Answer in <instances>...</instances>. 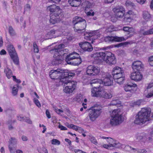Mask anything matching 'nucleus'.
Instances as JSON below:
<instances>
[{
    "mask_svg": "<svg viewBox=\"0 0 153 153\" xmlns=\"http://www.w3.org/2000/svg\"><path fill=\"white\" fill-rule=\"evenodd\" d=\"M61 30L60 28L57 30H52L48 33L47 36L51 38H55L59 36L62 33V31Z\"/></svg>",
    "mask_w": 153,
    "mask_h": 153,
    "instance_id": "nucleus-19",
    "label": "nucleus"
},
{
    "mask_svg": "<svg viewBox=\"0 0 153 153\" xmlns=\"http://www.w3.org/2000/svg\"><path fill=\"white\" fill-rule=\"evenodd\" d=\"M142 16L143 19L147 22L149 21L151 18V14L147 11H143L142 12Z\"/></svg>",
    "mask_w": 153,
    "mask_h": 153,
    "instance_id": "nucleus-26",
    "label": "nucleus"
},
{
    "mask_svg": "<svg viewBox=\"0 0 153 153\" xmlns=\"http://www.w3.org/2000/svg\"><path fill=\"white\" fill-rule=\"evenodd\" d=\"M4 72L6 73V76L8 78H10L12 76L11 71L9 68H5L4 70Z\"/></svg>",
    "mask_w": 153,
    "mask_h": 153,
    "instance_id": "nucleus-32",
    "label": "nucleus"
},
{
    "mask_svg": "<svg viewBox=\"0 0 153 153\" xmlns=\"http://www.w3.org/2000/svg\"><path fill=\"white\" fill-rule=\"evenodd\" d=\"M124 10H125V8L121 6H118L113 9V11L114 13V15L122 11H123Z\"/></svg>",
    "mask_w": 153,
    "mask_h": 153,
    "instance_id": "nucleus-29",
    "label": "nucleus"
},
{
    "mask_svg": "<svg viewBox=\"0 0 153 153\" xmlns=\"http://www.w3.org/2000/svg\"><path fill=\"white\" fill-rule=\"evenodd\" d=\"M123 30L126 32L129 33L133 32L134 31V29L132 27H124L123 28Z\"/></svg>",
    "mask_w": 153,
    "mask_h": 153,
    "instance_id": "nucleus-37",
    "label": "nucleus"
},
{
    "mask_svg": "<svg viewBox=\"0 0 153 153\" xmlns=\"http://www.w3.org/2000/svg\"><path fill=\"white\" fill-rule=\"evenodd\" d=\"M33 101L34 103L39 108L41 107V104L40 102L36 98H34Z\"/></svg>",
    "mask_w": 153,
    "mask_h": 153,
    "instance_id": "nucleus-48",
    "label": "nucleus"
},
{
    "mask_svg": "<svg viewBox=\"0 0 153 153\" xmlns=\"http://www.w3.org/2000/svg\"><path fill=\"white\" fill-rule=\"evenodd\" d=\"M84 37L85 39L87 40H91L92 39L90 36L89 32H86L85 33Z\"/></svg>",
    "mask_w": 153,
    "mask_h": 153,
    "instance_id": "nucleus-46",
    "label": "nucleus"
},
{
    "mask_svg": "<svg viewBox=\"0 0 153 153\" xmlns=\"http://www.w3.org/2000/svg\"><path fill=\"white\" fill-rule=\"evenodd\" d=\"M138 153H146L147 151L145 149H143L141 150H138L137 149V151Z\"/></svg>",
    "mask_w": 153,
    "mask_h": 153,
    "instance_id": "nucleus-55",
    "label": "nucleus"
},
{
    "mask_svg": "<svg viewBox=\"0 0 153 153\" xmlns=\"http://www.w3.org/2000/svg\"><path fill=\"white\" fill-rule=\"evenodd\" d=\"M104 40L106 42H112L114 41L121 42L126 40L123 37H118L117 36H107L105 38Z\"/></svg>",
    "mask_w": 153,
    "mask_h": 153,
    "instance_id": "nucleus-20",
    "label": "nucleus"
},
{
    "mask_svg": "<svg viewBox=\"0 0 153 153\" xmlns=\"http://www.w3.org/2000/svg\"><path fill=\"white\" fill-rule=\"evenodd\" d=\"M102 79H93L91 81V84H92L95 83H99L100 84H102Z\"/></svg>",
    "mask_w": 153,
    "mask_h": 153,
    "instance_id": "nucleus-36",
    "label": "nucleus"
},
{
    "mask_svg": "<svg viewBox=\"0 0 153 153\" xmlns=\"http://www.w3.org/2000/svg\"><path fill=\"white\" fill-rule=\"evenodd\" d=\"M136 1L140 4H143L145 3L146 0H136Z\"/></svg>",
    "mask_w": 153,
    "mask_h": 153,
    "instance_id": "nucleus-61",
    "label": "nucleus"
},
{
    "mask_svg": "<svg viewBox=\"0 0 153 153\" xmlns=\"http://www.w3.org/2000/svg\"><path fill=\"white\" fill-rule=\"evenodd\" d=\"M46 116L48 118H51V115L50 114L48 110H47L46 111Z\"/></svg>",
    "mask_w": 153,
    "mask_h": 153,
    "instance_id": "nucleus-64",
    "label": "nucleus"
},
{
    "mask_svg": "<svg viewBox=\"0 0 153 153\" xmlns=\"http://www.w3.org/2000/svg\"><path fill=\"white\" fill-rule=\"evenodd\" d=\"M125 10L119 12L118 13L115 15L116 18L114 19H113V18L111 17V21L113 22H115L117 20L118 18L122 19L125 15Z\"/></svg>",
    "mask_w": 153,
    "mask_h": 153,
    "instance_id": "nucleus-27",
    "label": "nucleus"
},
{
    "mask_svg": "<svg viewBox=\"0 0 153 153\" xmlns=\"http://www.w3.org/2000/svg\"><path fill=\"white\" fill-rule=\"evenodd\" d=\"M90 36L92 39H95L98 38L101 35V33L99 30L92 31L89 32Z\"/></svg>",
    "mask_w": 153,
    "mask_h": 153,
    "instance_id": "nucleus-25",
    "label": "nucleus"
},
{
    "mask_svg": "<svg viewBox=\"0 0 153 153\" xmlns=\"http://www.w3.org/2000/svg\"><path fill=\"white\" fill-rule=\"evenodd\" d=\"M80 56L79 54L75 52L72 53L68 55L65 59L66 61L68 63H69L68 61L70 60H72L74 59H76L77 61L75 63L76 65L80 64L81 62V59L79 58Z\"/></svg>",
    "mask_w": 153,
    "mask_h": 153,
    "instance_id": "nucleus-14",
    "label": "nucleus"
},
{
    "mask_svg": "<svg viewBox=\"0 0 153 153\" xmlns=\"http://www.w3.org/2000/svg\"><path fill=\"white\" fill-rule=\"evenodd\" d=\"M137 85L136 84L129 83L124 85V90L126 92L129 91L131 93H134L136 90Z\"/></svg>",
    "mask_w": 153,
    "mask_h": 153,
    "instance_id": "nucleus-16",
    "label": "nucleus"
},
{
    "mask_svg": "<svg viewBox=\"0 0 153 153\" xmlns=\"http://www.w3.org/2000/svg\"><path fill=\"white\" fill-rule=\"evenodd\" d=\"M73 23L75 31L80 33L85 31L87 25L85 20L81 17L76 16L73 19Z\"/></svg>",
    "mask_w": 153,
    "mask_h": 153,
    "instance_id": "nucleus-5",
    "label": "nucleus"
},
{
    "mask_svg": "<svg viewBox=\"0 0 153 153\" xmlns=\"http://www.w3.org/2000/svg\"><path fill=\"white\" fill-rule=\"evenodd\" d=\"M144 137L141 134H138L136 137V139L137 141L145 142V140Z\"/></svg>",
    "mask_w": 153,
    "mask_h": 153,
    "instance_id": "nucleus-39",
    "label": "nucleus"
},
{
    "mask_svg": "<svg viewBox=\"0 0 153 153\" xmlns=\"http://www.w3.org/2000/svg\"><path fill=\"white\" fill-rule=\"evenodd\" d=\"M33 47L34 52L36 53H38L39 49L36 42H34L33 43Z\"/></svg>",
    "mask_w": 153,
    "mask_h": 153,
    "instance_id": "nucleus-50",
    "label": "nucleus"
},
{
    "mask_svg": "<svg viewBox=\"0 0 153 153\" xmlns=\"http://www.w3.org/2000/svg\"><path fill=\"white\" fill-rule=\"evenodd\" d=\"M11 145H9V148L10 151L11 153H15V147L11 146Z\"/></svg>",
    "mask_w": 153,
    "mask_h": 153,
    "instance_id": "nucleus-51",
    "label": "nucleus"
},
{
    "mask_svg": "<svg viewBox=\"0 0 153 153\" xmlns=\"http://www.w3.org/2000/svg\"><path fill=\"white\" fill-rule=\"evenodd\" d=\"M91 95L94 97H100L105 99H109L112 96V94L109 92L103 91L100 87H94L91 89Z\"/></svg>",
    "mask_w": 153,
    "mask_h": 153,
    "instance_id": "nucleus-6",
    "label": "nucleus"
},
{
    "mask_svg": "<svg viewBox=\"0 0 153 153\" xmlns=\"http://www.w3.org/2000/svg\"><path fill=\"white\" fill-rule=\"evenodd\" d=\"M25 122H27L28 123L31 124L32 123V121L30 120V119L28 118H27L26 117H25L24 121Z\"/></svg>",
    "mask_w": 153,
    "mask_h": 153,
    "instance_id": "nucleus-59",
    "label": "nucleus"
},
{
    "mask_svg": "<svg viewBox=\"0 0 153 153\" xmlns=\"http://www.w3.org/2000/svg\"><path fill=\"white\" fill-rule=\"evenodd\" d=\"M139 36L140 37H143L145 35L153 34V27L148 30L146 28H142L138 31Z\"/></svg>",
    "mask_w": 153,
    "mask_h": 153,
    "instance_id": "nucleus-18",
    "label": "nucleus"
},
{
    "mask_svg": "<svg viewBox=\"0 0 153 153\" xmlns=\"http://www.w3.org/2000/svg\"><path fill=\"white\" fill-rule=\"evenodd\" d=\"M112 74L113 78H117L118 76H120L121 75H124V72L123 69L119 67H114L112 71Z\"/></svg>",
    "mask_w": 153,
    "mask_h": 153,
    "instance_id": "nucleus-17",
    "label": "nucleus"
},
{
    "mask_svg": "<svg viewBox=\"0 0 153 153\" xmlns=\"http://www.w3.org/2000/svg\"><path fill=\"white\" fill-rule=\"evenodd\" d=\"M114 78L111 75L107 73H104L102 75V84L105 86H110L112 85Z\"/></svg>",
    "mask_w": 153,
    "mask_h": 153,
    "instance_id": "nucleus-13",
    "label": "nucleus"
},
{
    "mask_svg": "<svg viewBox=\"0 0 153 153\" xmlns=\"http://www.w3.org/2000/svg\"><path fill=\"white\" fill-rule=\"evenodd\" d=\"M49 75L51 79H59L62 81V80L68 78H70L74 75V73L68 72L60 69L54 70L50 71Z\"/></svg>",
    "mask_w": 153,
    "mask_h": 153,
    "instance_id": "nucleus-3",
    "label": "nucleus"
},
{
    "mask_svg": "<svg viewBox=\"0 0 153 153\" xmlns=\"http://www.w3.org/2000/svg\"><path fill=\"white\" fill-rule=\"evenodd\" d=\"M122 114V112L119 109L110 111V124L112 126H117L121 123L124 120V117Z\"/></svg>",
    "mask_w": 153,
    "mask_h": 153,
    "instance_id": "nucleus-4",
    "label": "nucleus"
},
{
    "mask_svg": "<svg viewBox=\"0 0 153 153\" xmlns=\"http://www.w3.org/2000/svg\"><path fill=\"white\" fill-rule=\"evenodd\" d=\"M9 33L10 35L12 36H14L15 34L14 31L12 27H9Z\"/></svg>",
    "mask_w": 153,
    "mask_h": 153,
    "instance_id": "nucleus-47",
    "label": "nucleus"
},
{
    "mask_svg": "<svg viewBox=\"0 0 153 153\" xmlns=\"http://www.w3.org/2000/svg\"><path fill=\"white\" fill-rule=\"evenodd\" d=\"M120 104V102L118 99H114L111 102V105H116Z\"/></svg>",
    "mask_w": 153,
    "mask_h": 153,
    "instance_id": "nucleus-40",
    "label": "nucleus"
},
{
    "mask_svg": "<svg viewBox=\"0 0 153 153\" xmlns=\"http://www.w3.org/2000/svg\"><path fill=\"white\" fill-rule=\"evenodd\" d=\"M79 46L84 51H91L93 50L92 46L89 43L83 42L79 44Z\"/></svg>",
    "mask_w": 153,
    "mask_h": 153,
    "instance_id": "nucleus-21",
    "label": "nucleus"
},
{
    "mask_svg": "<svg viewBox=\"0 0 153 153\" xmlns=\"http://www.w3.org/2000/svg\"><path fill=\"white\" fill-rule=\"evenodd\" d=\"M47 9L51 13V14H56V15H60L62 12V10L59 7L53 4L47 7Z\"/></svg>",
    "mask_w": 153,
    "mask_h": 153,
    "instance_id": "nucleus-15",
    "label": "nucleus"
},
{
    "mask_svg": "<svg viewBox=\"0 0 153 153\" xmlns=\"http://www.w3.org/2000/svg\"><path fill=\"white\" fill-rule=\"evenodd\" d=\"M40 153H48L47 150L44 147H42L40 151Z\"/></svg>",
    "mask_w": 153,
    "mask_h": 153,
    "instance_id": "nucleus-57",
    "label": "nucleus"
},
{
    "mask_svg": "<svg viewBox=\"0 0 153 153\" xmlns=\"http://www.w3.org/2000/svg\"><path fill=\"white\" fill-rule=\"evenodd\" d=\"M130 44V42H124L123 43H120L118 44H117L115 45V46L116 47L119 48L120 47L123 46V47H125L126 45L129 44Z\"/></svg>",
    "mask_w": 153,
    "mask_h": 153,
    "instance_id": "nucleus-38",
    "label": "nucleus"
},
{
    "mask_svg": "<svg viewBox=\"0 0 153 153\" xmlns=\"http://www.w3.org/2000/svg\"><path fill=\"white\" fill-rule=\"evenodd\" d=\"M125 5L127 7H132L134 5L133 3L129 0H127L125 3Z\"/></svg>",
    "mask_w": 153,
    "mask_h": 153,
    "instance_id": "nucleus-43",
    "label": "nucleus"
},
{
    "mask_svg": "<svg viewBox=\"0 0 153 153\" xmlns=\"http://www.w3.org/2000/svg\"><path fill=\"white\" fill-rule=\"evenodd\" d=\"M153 96V90L151 92L148 93L146 95V97L147 98H150Z\"/></svg>",
    "mask_w": 153,
    "mask_h": 153,
    "instance_id": "nucleus-60",
    "label": "nucleus"
},
{
    "mask_svg": "<svg viewBox=\"0 0 153 153\" xmlns=\"http://www.w3.org/2000/svg\"><path fill=\"white\" fill-rule=\"evenodd\" d=\"M30 9V6L29 4H27L25 7V11H29Z\"/></svg>",
    "mask_w": 153,
    "mask_h": 153,
    "instance_id": "nucleus-56",
    "label": "nucleus"
},
{
    "mask_svg": "<svg viewBox=\"0 0 153 153\" xmlns=\"http://www.w3.org/2000/svg\"><path fill=\"white\" fill-rule=\"evenodd\" d=\"M64 45L61 44L51 51V53L53 54L54 58L57 60H62L64 58V56L65 54L62 48L64 47Z\"/></svg>",
    "mask_w": 153,
    "mask_h": 153,
    "instance_id": "nucleus-7",
    "label": "nucleus"
},
{
    "mask_svg": "<svg viewBox=\"0 0 153 153\" xmlns=\"http://www.w3.org/2000/svg\"><path fill=\"white\" fill-rule=\"evenodd\" d=\"M153 117V113L151 108L145 107L142 109L136 116L134 121L135 124L142 125L150 120Z\"/></svg>",
    "mask_w": 153,
    "mask_h": 153,
    "instance_id": "nucleus-2",
    "label": "nucleus"
},
{
    "mask_svg": "<svg viewBox=\"0 0 153 153\" xmlns=\"http://www.w3.org/2000/svg\"><path fill=\"white\" fill-rule=\"evenodd\" d=\"M112 146V147L119 148L121 147L122 145L120 143L116 142L115 140V142L113 143V144Z\"/></svg>",
    "mask_w": 153,
    "mask_h": 153,
    "instance_id": "nucleus-42",
    "label": "nucleus"
},
{
    "mask_svg": "<svg viewBox=\"0 0 153 153\" xmlns=\"http://www.w3.org/2000/svg\"><path fill=\"white\" fill-rule=\"evenodd\" d=\"M91 56L95 60L104 61L108 64H114L116 62L114 55L110 52H96L91 54Z\"/></svg>",
    "mask_w": 153,
    "mask_h": 153,
    "instance_id": "nucleus-1",
    "label": "nucleus"
},
{
    "mask_svg": "<svg viewBox=\"0 0 153 153\" xmlns=\"http://www.w3.org/2000/svg\"><path fill=\"white\" fill-rule=\"evenodd\" d=\"M18 85L13 86L12 91V94L13 96H16L17 94L18 91Z\"/></svg>",
    "mask_w": 153,
    "mask_h": 153,
    "instance_id": "nucleus-35",
    "label": "nucleus"
},
{
    "mask_svg": "<svg viewBox=\"0 0 153 153\" xmlns=\"http://www.w3.org/2000/svg\"><path fill=\"white\" fill-rule=\"evenodd\" d=\"M7 50L14 63L16 65H18L19 58L13 46L12 45H9L7 46Z\"/></svg>",
    "mask_w": 153,
    "mask_h": 153,
    "instance_id": "nucleus-9",
    "label": "nucleus"
},
{
    "mask_svg": "<svg viewBox=\"0 0 153 153\" xmlns=\"http://www.w3.org/2000/svg\"><path fill=\"white\" fill-rule=\"evenodd\" d=\"M136 17L135 13L131 10H129L125 15L124 18L122 19V22L126 24H128L134 20Z\"/></svg>",
    "mask_w": 153,
    "mask_h": 153,
    "instance_id": "nucleus-10",
    "label": "nucleus"
},
{
    "mask_svg": "<svg viewBox=\"0 0 153 153\" xmlns=\"http://www.w3.org/2000/svg\"><path fill=\"white\" fill-rule=\"evenodd\" d=\"M60 15H56V14H50V22L51 24H54L60 22L61 20Z\"/></svg>",
    "mask_w": 153,
    "mask_h": 153,
    "instance_id": "nucleus-24",
    "label": "nucleus"
},
{
    "mask_svg": "<svg viewBox=\"0 0 153 153\" xmlns=\"http://www.w3.org/2000/svg\"><path fill=\"white\" fill-rule=\"evenodd\" d=\"M68 2L72 6L76 7L80 5L81 1V0H69Z\"/></svg>",
    "mask_w": 153,
    "mask_h": 153,
    "instance_id": "nucleus-28",
    "label": "nucleus"
},
{
    "mask_svg": "<svg viewBox=\"0 0 153 153\" xmlns=\"http://www.w3.org/2000/svg\"><path fill=\"white\" fill-rule=\"evenodd\" d=\"M90 140L92 143L95 145H96L97 143L96 140L94 137H91L90 138Z\"/></svg>",
    "mask_w": 153,
    "mask_h": 153,
    "instance_id": "nucleus-49",
    "label": "nucleus"
},
{
    "mask_svg": "<svg viewBox=\"0 0 153 153\" xmlns=\"http://www.w3.org/2000/svg\"><path fill=\"white\" fill-rule=\"evenodd\" d=\"M101 138L103 139H106L107 142L109 143V144L111 145H113V143L115 142V140L111 137L103 136Z\"/></svg>",
    "mask_w": 153,
    "mask_h": 153,
    "instance_id": "nucleus-31",
    "label": "nucleus"
},
{
    "mask_svg": "<svg viewBox=\"0 0 153 153\" xmlns=\"http://www.w3.org/2000/svg\"><path fill=\"white\" fill-rule=\"evenodd\" d=\"M143 75L139 71L132 72L131 74L130 78L132 80L135 81H140L142 79Z\"/></svg>",
    "mask_w": 153,
    "mask_h": 153,
    "instance_id": "nucleus-22",
    "label": "nucleus"
},
{
    "mask_svg": "<svg viewBox=\"0 0 153 153\" xmlns=\"http://www.w3.org/2000/svg\"><path fill=\"white\" fill-rule=\"evenodd\" d=\"M116 82L119 84L123 83L124 80V75H121L120 76H118L117 78H114Z\"/></svg>",
    "mask_w": 153,
    "mask_h": 153,
    "instance_id": "nucleus-30",
    "label": "nucleus"
},
{
    "mask_svg": "<svg viewBox=\"0 0 153 153\" xmlns=\"http://www.w3.org/2000/svg\"><path fill=\"white\" fill-rule=\"evenodd\" d=\"M87 15L88 16H93L94 15V12L91 11L87 12L86 13Z\"/></svg>",
    "mask_w": 153,
    "mask_h": 153,
    "instance_id": "nucleus-62",
    "label": "nucleus"
},
{
    "mask_svg": "<svg viewBox=\"0 0 153 153\" xmlns=\"http://www.w3.org/2000/svg\"><path fill=\"white\" fill-rule=\"evenodd\" d=\"M17 140L15 138H11L9 141V145H11V146L15 147L17 144Z\"/></svg>",
    "mask_w": 153,
    "mask_h": 153,
    "instance_id": "nucleus-33",
    "label": "nucleus"
},
{
    "mask_svg": "<svg viewBox=\"0 0 153 153\" xmlns=\"http://www.w3.org/2000/svg\"><path fill=\"white\" fill-rule=\"evenodd\" d=\"M53 108L54 111L58 114H59L63 112V111L61 109H58L56 107H53Z\"/></svg>",
    "mask_w": 153,
    "mask_h": 153,
    "instance_id": "nucleus-52",
    "label": "nucleus"
},
{
    "mask_svg": "<svg viewBox=\"0 0 153 153\" xmlns=\"http://www.w3.org/2000/svg\"><path fill=\"white\" fill-rule=\"evenodd\" d=\"M58 128L61 130H67V128L66 127L62 125L59 123Z\"/></svg>",
    "mask_w": 153,
    "mask_h": 153,
    "instance_id": "nucleus-53",
    "label": "nucleus"
},
{
    "mask_svg": "<svg viewBox=\"0 0 153 153\" xmlns=\"http://www.w3.org/2000/svg\"><path fill=\"white\" fill-rule=\"evenodd\" d=\"M102 112L101 109L100 107H95L91 109L89 113V117L92 121L95 120L100 114Z\"/></svg>",
    "mask_w": 153,
    "mask_h": 153,
    "instance_id": "nucleus-12",
    "label": "nucleus"
},
{
    "mask_svg": "<svg viewBox=\"0 0 153 153\" xmlns=\"http://www.w3.org/2000/svg\"><path fill=\"white\" fill-rule=\"evenodd\" d=\"M132 67L133 70H137V71H139L143 69V65L141 61H136L133 63Z\"/></svg>",
    "mask_w": 153,
    "mask_h": 153,
    "instance_id": "nucleus-23",
    "label": "nucleus"
},
{
    "mask_svg": "<svg viewBox=\"0 0 153 153\" xmlns=\"http://www.w3.org/2000/svg\"><path fill=\"white\" fill-rule=\"evenodd\" d=\"M52 144L54 145H59L60 144L59 141L57 139H53L51 141Z\"/></svg>",
    "mask_w": 153,
    "mask_h": 153,
    "instance_id": "nucleus-41",
    "label": "nucleus"
},
{
    "mask_svg": "<svg viewBox=\"0 0 153 153\" xmlns=\"http://www.w3.org/2000/svg\"><path fill=\"white\" fill-rule=\"evenodd\" d=\"M62 81L64 82L65 85L63 89V91L65 93L70 94L75 90L77 85L76 82L69 80L64 81L63 80Z\"/></svg>",
    "mask_w": 153,
    "mask_h": 153,
    "instance_id": "nucleus-8",
    "label": "nucleus"
},
{
    "mask_svg": "<svg viewBox=\"0 0 153 153\" xmlns=\"http://www.w3.org/2000/svg\"><path fill=\"white\" fill-rule=\"evenodd\" d=\"M116 30V29L114 27L113 25H111L106 29V31L107 32H112Z\"/></svg>",
    "mask_w": 153,
    "mask_h": 153,
    "instance_id": "nucleus-44",
    "label": "nucleus"
},
{
    "mask_svg": "<svg viewBox=\"0 0 153 153\" xmlns=\"http://www.w3.org/2000/svg\"><path fill=\"white\" fill-rule=\"evenodd\" d=\"M125 149H126L127 151H128L134 150V152H135L137 151V149L132 148L131 146L128 145L126 146L125 147Z\"/></svg>",
    "mask_w": 153,
    "mask_h": 153,
    "instance_id": "nucleus-45",
    "label": "nucleus"
},
{
    "mask_svg": "<svg viewBox=\"0 0 153 153\" xmlns=\"http://www.w3.org/2000/svg\"><path fill=\"white\" fill-rule=\"evenodd\" d=\"M149 62L150 65L153 66V56H152L149 58Z\"/></svg>",
    "mask_w": 153,
    "mask_h": 153,
    "instance_id": "nucleus-54",
    "label": "nucleus"
},
{
    "mask_svg": "<svg viewBox=\"0 0 153 153\" xmlns=\"http://www.w3.org/2000/svg\"><path fill=\"white\" fill-rule=\"evenodd\" d=\"M100 71V68L93 65H89L86 68V74L88 76H96L99 74Z\"/></svg>",
    "mask_w": 153,
    "mask_h": 153,
    "instance_id": "nucleus-11",
    "label": "nucleus"
},
{
    "mask_svg": "<svg viewBox=\"0 0 153 153\" xmlns=\"http://www.w3.org/2000/svg\"><path fill=\"white\" fill-rule=\"evenodd\" d=\"M103 147L105 148L108 149H110V148L112 147V146L110 144L108 145L107 144H105L103 145Z\"/></svg>",
    "mask_w": 153,
    "mask_h": 153,
    "instance_id": "nucleus-58",
    "label": "nucleus"
},
{
    "mask_svg": "<svg viewBox=\"0 0 153 153\" xmlns=\"http://www.w3.org/2000/svg\"><path fill=\"white\" fill-rule=\"evenodd\" d=\"M143 100H139L136 101H132L130 103V105L132 106H134L137 105H140L141 104Z\"/></svg>",
    "mask_w": 153,
    "mask_h": 153,
    "instance_id": "nucleus-34",
    "label": "nucleus"
},
{
    "mask_svg": "<svg viewBox=\"0 0 153 153\" xmlns=\"http://www.w3.org/2000/svg\"><path fill=\"white\" fill-rule=\"evenodd\" d=\"M21 138L22 140L23 141H27L28 140V138L27 137V136L25 135H23L22 137Z\"/></svg>",
    "mask_w": 153,
    "mask_h": 153,
    "instance_id": "nucleus-63",
    "label": "nucleus"
}]
</instances>
